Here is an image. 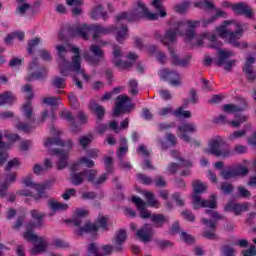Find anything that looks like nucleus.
<instances>
[{"mask_svg": "<svg viewBox=\"0 0 256 256\" xmlns=\"http://www.w3.org/2000/svg\"><path fill=\"white\" fill-rule=\"evenodd\" d=\"M56 50L57 56L60 59V74H62L63 77H67V75H69V71H75L76 75H82L85 81H89V79H91L89 75L85 74V70L81 67V56L79 55L78 47H72L71 49L72 53H75V56L72 57V63H69L65 58L67 53H69L67 47L64 45H57Z\"/></svg>", "mask_w": 256, "mask_h": 256, "instance_id": "nucleus-1", "label": "nucleus"}, {"mask_svg": "<svg viewBox=\"0 0 256 256\" xmlns=\"http://www.w3.org/2000/svg\"><path fill=\"white\" fill-rule=\"evenodd\" d=\"M31 216L33 219L38 221L36 224L33 222H28L26 225V231L23 234V238L26 241H34V247L31 249L32 255H39V253H45L47 251V240L43 236H37L33 229H37V227H41L43 225V217L44 214L37 210L31 211Z\"/></svg>", "mask_w": 256, "mask_h": 256, "instance_id": "nucleus-2", "label": "nucleus"}, {"mask_svg": "<svg viewBox=\"0 0 256 256\" xmlns=\"http://www.w3.org/2000/svg\"><path fill=\"white\" fill-rule=\"evenodd\" d=\"M21 90L23 93H27L26 102L22 105V112L26 122H18L16 124V129L23 131L24 133H31V131L35 129L33 126V123H35V112H33V106L31 105V100L35 97V94H33V87L31 84L24 85Z\"/></svg>", "mask_w": 256, "mask_h": 256, "instance_id": "nucleus-3", "label": "nucleus"}, {"mask_svg": "<svg viewBox=\"0 0 256 256\" xmlns=\"http://www.w3.org/2000/svg\"><path fill=\"white\" fill-rule=\"evenodd\" d=\"M114 31H117V27L113 25L105 27L101 24H84L73 27L70 35L72 37H82V39L88 41L89 33L93 32L92 39L95 41L103 37V35H110Z\"/></svg>", "mask_w": 256, "mask_h": 256, "instance_id": "nucleus-4", "label": "nucleus"}, {"mask_svg": "<svg viewBox=\"0 0 256 256\" xmlns=\"http://www.w3.org/2000/svg\"><path fill=\"white\" fill-rule=\"evenodd\" d=\"M127 19L128 21H137V19H146V21H157L159 19V14L149 11L147 5L143 1L138 0L134 2L132 10L130 13L122 12L116 15V21H123Z\"/></svg>", "mask_w": 256, "mask_h": 256, "instance_id": "nucleus-5", "label": "nucleus"}, {"mask_svg": "<svg viewBox=\"0 0 256 256\" xmlns=\"http://www.w3.org/2000/svg\"><path fill=\"white\" fill-rule=\"evenodd\" d=\"M217 33L222 39L227 38L228 43L232 47H241V43L237 40L243 37V26L241 23L232 20V21H224L223 25L217 28Z\"/></svg>", "mask_w": 256, "mask_h": 256, "instance_id": "nucleus-6", "label": "nucleus"}, {"mask_svg": "<svg viewBox=\"0 0 256 256\" xmlns=\"http://www.w3.org/2000/svg\"><path fill=\"white\" fill-rule=\"evenodd\" d=\"M211 44L210 49H218V60L215 64L218 67H223L225 71H231L235 67L237 60H229L230 57H235V52L227 49H221L223 47V42L217 40V36L214 34L209 37Z\"/></svg>", "mask_w": 256, "mask_h": 256, "instance_id": "nucleus-7", "label": "nucleus"}, {"mask_svg": "<svg viewBox=\"0 0 256 256\" xmlns=\"http://www.w3.org/2000/svg\"><path fill=\"white\" fill-rule=\"evenodd\" d=\"M207 153H210V155H214L215 157H222V159L233 157L231 148L221 140L210 141Z\"/></svg>", "mask_w": 256, "mask_h": 256, "instance_id": "nucleus-8", "label": "nucleus"}, {"mask_svg": "<svg viewBox=\"0 0 256 256\" xmlns=\"http://www.w3.org/2000/svg\"><path fill=\"white\" fill-rule=\"evenodd\" d=\"M99 229H103L104 231H107V217L101 216L99 217L95 223H86L84 227H80L76 233L80 237H83L85 233H97Z\"/></svg>", "mask_w": 256, "mask_h": 256, "instance_id": "nucleus-9", "label": "nucleus"}, {"mask_svg": "<svg viewBox=\"0 0 256 256\" xmlns=\"http://www.w3.org/2000/svg\"><path fill=\"white\" fill-rule=\"evenodd\" d=\"M89 50L92 55H90L89 52H84L83 57L85 61L91 63L92 65H99V63H101V61H103L105 58V52H103L101 47L95 44L90 45Z\"/></svg>", "mask_w": 256, "mask_h": 256, "instance_id": "nucleus-10", "label": "nucleus"}, {"mask_svg": "<svg viewBox=\"0 0 256 256\" xmlns=\"http://www.w3.org/2000/svg\"><path fill=\"white\" fill-rule=\"evenodd\" d=\"M133 109L131 98L127 95H119L115 101L114 117L121 115V113H130Z\"/></svg>", "mask_w": 256, "mask_h": 256, "instance_id": "nucleus-11", "label": "nucleus"}, {"mask_svg": "<svg viewBox=\"0 0 256 256\" xmlns=\"http://www.w3.org/2000/svg\"><path fill=\"white\" fill-rule=\"evenodd\" d=\"M159 77L164 81H169L173 87H179L181 85V74L170 68H163L158 72Z\"/></svg>", "mask_w": 256, "mask_h": 256, "instance_id": "nucleus-12", "label": "nucleus"}, {"mask_svg": "<svg viewBox=\"0 0 256 256\" xmlns=\"http://www.w3.org/2000/svg\"><path fill=\"white\" fill-rule=\"evenodd\" d=\"M192 205L194 209H201V207L209 209H217V195L212 194L209 200L201 198L200 195H192Z\"/></svg>", "mask_w": 256, "mask_h": 256, "instance_id": "nucleus-13", "label": "nucleus"}, {"mask_svg": "<svg viewBox=\"0 0 256 256\" xmlns=\"http://www.w3.org/2000/svg\"><path fill=\"white\" fill-rule=\"evenodd\" d=\"M249 174V169L245 166L238 167H228L220 172L221 177L225 179V181H229V179H235V177H245V175Z\"/></svg>", "mask_w": 256, "mask_h": 256, "instance_id": "nucleus-14", "label": "nucleus"}, {"mask_svg": "<svg viewBox=\"0 0 256 256\" xmlns=\"http://www.w3.org/2000/svg\"><path fill=\"white\" fill-rule=\"evenodd\" d=\"M49 155L58 157L57 170L62 171L69 165V150L54 148L49 150Z\"/></svg>", "mask_w": 256, "mask_h": 256, "instance_id": "nucleus-15", "label": "nucleus"}, {"mask_svg": "<svg viewBox=\"0 0 256 256\" xmlns=\"http://www.w3.org/2000/svg\"><path fill=\"white\" fill-rule=\"evenodd\" d=\"M168 51L170 53L171 65L174 67H189L191 65V56H185L184 58L179 57V54L175 52L173 47L169 46Z\"/></svg>", "mask_w": 256, "mask_h": 256, "instance_id": "nucleus-16", "label": "nucleus"}, {"mask_svg": "<svg viewBox=\"0 0 256 256\" xmlns=\"http://www.w3.org/2000/svg\"><path fill=\"white\" fill-rule=\"evenodd\" d=\"M184 25H187L188 29L186 30V37L188 41H191L192 39H195V29L201 25V21L199 20H182L177 21L176 26L177 27H184Z\"/></svg>", "mask_w": 256, "mask_h": 256, "instance_id": "nucleus-17", "label": "nucleus"}, {"mask_svg": "<svg viewBox=\"0 0 256 256\" xmlns=\"http://www.w3.org/2000/svg\"><path fill=\"white\" fill-rule=\"evenodd\" d=\"M23 183L25 184L26 187H31V189H35L38 193V197L36 199H39V197H43L45 193V189H50L51 187V182H46L44 184H37L33 181L31 176H26L23 179Z\"/></svg>", "mask_w": 256, "mask_h": 256, "instance_id": "nucleus-18", "label": "nucleus"}, {"mask_svg": "<svg viewBox=\"0 0 256 256\" xmlns=\"http://www.w3.org/2000/svg\"><path fill=\"white\" fill-rule=\"evenodd\" d=\"M232 11L236 15H245L247 19H253L255 13H253V8L249 6L246 2H238L232 6Z\"/></svg>", "mask_w": 256, "mask_h": 256, "instance_id": "nucleus-19", "label": "nucleus"}, {"mask_svg": "<svg viewBox=\"0 0 256 256\" xmlns=\"http://www.w3.org/2000/svg\"><path fill=\"white\" fill-rule=\"evenodd\" d=\"M85 179H87L88 183H92L94 187H99V185H103L105 181H107V173H103L100 177H97V170H84Z\"/></svg>", "mask_w": 256, "mask_h": 256, "instance_id": "nucleus-20", "label": "nucleus"}, {"mask_svg": "<svg viewBox=\"0 0 256 256\" xmlns=\"http://www.w3.org/2000/svg\"><path fill=\"white\" fill-rule=\"evenodd\" d=\"M238 101L240 103L239 105L225 104L222 107V111H224V113H243V111H246L247 107H249V104L245 98H239Z\"/></svg>", "mask_w": 256, "mask_h": 256, "instance_id": "nucleus-21", "label": "nucleus"}, {"mask_svg": "<svg viewBox=\"0 0 256 256\" xmlns=\"http://www.w3.org/2000/svg\"><path fill=\"white\" fill-rule=\"evenodd\" d=\"M136 235L138 236V239L142 241V243H149L152 241L155 231L153 230V226H151V224H145L136 232Z\"/></svg>", "mask_w": 256, "mask_h": 256, "instance_id": "nucleus-22", "label": "nucleus"}, {"mask_svg": "<svg viewBox=\"0 0 256 256\" xmlns=\"http://www.w3.org/2000/svg\"><path fill=\"white\" fill-rule=\"evenodd\" d=\"M113 55L114 59H112V63L115 67H118V69H130V67H133V62H123V60L119 59V57L123 56L119 46H114Z\"/></svg>", "mask_w": 256, "mask_h": 256, "instance_id": "nucleus-23", "label": "nucleus"}, {"mask_svg": "<svg viewBox=\"0 0 256 256\" xmlns=\"http://www.w3.org/2000/svg\"><path fill=\"white\" fill-rule=\"evenodd\" d=\"M132 203L136 205V208L139 211L140 217L142 219H151V217H153V215H151V212H149L147 209V202H144L141 197L133 196Z\"/></svg>", "mask_w": 256, "mask_h": 256, "instance_id": "nucleus-24", "label": "nucleus"}, {"mask_svg": "<svg viewBox=\"0 0 256 256\" xmlns=\"http://www.w3.org/2000/svg\"><path fill=\"white\" fill-rule=\"evenodd\" d=\"M173 27L166 30L164 34V45H171L177 41V35L181 33V27L177 26V22H174Z\"/></svg>", "mask_w": 256, "mask_h": 256, "instance_id": "nucleus-25", "label": "nucleus"}, {"mask_svg": "<svg viewBox=\"0 0 256 256\" xmlns=\"http://www.w3.org/2000/svg\"><path fill=\"white\" fill-rule=\"evenodd\" d=\"M253 63H255V57H248L242 69L249 83H253L256 79V72L254 71Z\"/></svg>", "mask_w": 256, "mask_h": 256, "instance_id": "nucleus-26", "label": "nucleus"}, {"mask_svg": "<svg viewBox=\"0 0 256 256\" xmlns=\"http://www.w3.org/2000/svg\"><path fill=\"white\" fill-rule=\"evenodd\" d=\"M202 223H204V225H207V227L211 230H206L202 233V236L205 237V239H210L212 241H215V239H217V234H215V229L217 227V222L213 221V220H207L205 218H203L201 220Z\"/></svg>", "mask_w": 256, "mask_h": 256, "instance_id": "nucleus-27", "label": "nucleus"}, {"mask_svg": "<svg viewBox=\"0 0 256 256\" xmlns=\"http://www.w3.org/2000/svg\"><path fill=\"white\" fill-rule=\"evenodd\" d=\"M127 241V231L119 230L114 237L113 243L115 246V252L121 253L123 251V244Z\"/></svg>", "mask_w": 256, "mask_h": 256, "instance_id": "nucleus-28", "label": "nucleus"}, {"mask_svg": "<svg viewBox=\"0 0 256 256\" xmlns=\"http://www.w3.org/2000/svg\"><path fill=\"white\" fill-rule=\"evenodd\" d=\"M53 145H58L60 147H67V149H71L73 147V141H71L70 139L64 141L59 137L56 138H48L45 142H44V146L46 147H53Z\"/></svg>", "mask_w": 256, "mask_h": 256, "instance_id": "nucleus-29", "label": "nucleus"}, {"mask_svg": "<svg viewBox=\"0 0 256 256\" xmlns=\"http://www.w3.org/2000/svg\"><path fill=\"white\" fill-rule=\"evenodd\" d=\"M89 109L92 111V113H94L97 121H103V118L105 117V108L103 106L99 105L94 100H91Z\"/></svg>", "mask_w": 256, "mask_h": 256, "instance_id": "nucleus-30", "label": "nucleus"}, {"mask_svg": "<svg viewBox=\"0 0 256 256\" xmlns=\"http://www.w3.org/2000/svg\"><path fill=\"white\" fill-rule=\"evenodd\" d=\"M60 119H66V121H69L72 125V131L74 133H79L81 131V128L77 127L75 125V117H73V114L69 112V110H63L59 113Z\"/></svg>", "mask_w": 256, "mask_h": 256, "instance_id": "nucleus-31", "label": "nucleus"}, {"mask_svg": "<svg viewBox=\"0 0 256 256\" xmlns=\"http://www.w3.org/2000/svg\"><path fill=\"white\" fill-rule=\"evenodd\" d=\"M70 182L72 185H83L85 183V170L81 172H71L70 173Z\"/></svg>", "mask_w": 256, "mask_h": 256, "instance_id": "nucleus-32", "label": "nucleus"}, {"mask_svg": "<svg viewBox=\"0 0 256 256\" xmlns=\"http://www.w3.org/2000/svg\"><path fill=\"white\" fill-rule=\"evenodd\" d=\"M91 17L94 21H97L98 19H104V21L107 19V12L103 10V6L98 5L92 9Z\"/></svg>", "mask_w": 256, "mask_h": 256, "instance_id": "nucleus-33", "label": "nucleus"}, {"mask_svg": "<svg viewBox=\"0 0 256 256\" xmlns=\"http://www.w3.org/2000/svg\"><path fill=\"white\" fill-rule=\"evenodd\" d=\"M48 207H50L52 211H67V209H69V205L61 203L55 199H50L48 201Z\"/></svg>", "mask_w": 256, "mask_h": 256, "instance_id": "nucleus-34", "label": "nucleus"}, {"mask_svg": "<svg viewBox=\"0 0 256 256\" xmlns=\"http://www.w3.org/2000/svg\"><path fill=\"white\" fill-rule=\"evenodd\" d=\"M15 103V96L13 92L7 91L0 94V105H11Z\"/></svg>", "mask_w": 256, "mask_h": 256, "instance_id": "nucleus-35", "label": "nucleus"}, {"mask_svg": "<svg viewBox=\"0 0 256 256\" xmlns=\"http://www.w3.org/2000/svg\"><path fill=\"white\" fill-rule=\"evenodd\" d=\"M150 219L152 223H154V227L157 229L163 227V225L167 223V217H165L163 214H154Z\"/></svg>", "mask_w": 256, "mask_h": 256, "instance_id": "nucleus-36", "label": "nucleus"}, {"mask_svg": "<svg viewBox=\"0 0 256 256\" xmlns=\"http://www.w3.org/2000/svg\"><path fill=\"white\" fill-rule=\"evenodd\" d=\"M15 181H17V173H8L5 176V181L0 183V186H2V189H5L7 191V189H9V186L12 183H15Z\"/></svg>", "mask_w": 256, "mask_h": 256, "instance_id": "nucleus-37", "label": "nucleus"}, {"mask_svg": "<svg viewBox=\"0 0 256 256\" xmlns=\"http://www.w3.org/2000/svg\"><path fill=\"white\" fill-rule=\"evenodd\" d=\"M192 187L194 189L193 195H201V193H205V191H207V185H205V183H203L199 180L193 181Z\"/></svg>", "mask_w": 256, "mask_h": 256, "instance_id": "nucleus-38", "label": "nucleus"}, {"mask_svg": "<svg viewBox=\"0 0 256 256\" xmlns=\"http://www.w3.org/2000/svg\"><path fill=\"white\" fill-rule=\"evenodd\" d=\"M178 131L181 133H197V125L194 123H184L178 126Z\"/></svg>", "mask_w": 256, "mask_h": 256, "instance_id": "nucleus-39", "label": "nucleus"}, {"mask_svg": "<svg viewBox=\"0 0 256 256\" xmlns=\"http://www.w3.org/2000/svg\"><path fill=\"white\" fill-rule=\"evenodd\" d=\"M171 155H172V157H174V159H178V161H181L180 162L181 167H193V163H191V161L185 160L183 157H181V153H179V151L172 150Z\"/></svg>", "mask_w": 256, "mask_h": 256, "instance_id": "nucleus-40", "label": "nucleus"}, {"mask_svg": "<svg viewBox=\"0 0 256 256\" xmlns=\"http://www.w3.org/2000/svg\"><path fill=\"white\" fill-rule=\"evenodd\" d=\"M190 5L191 2H189L188 0H184L183 2L174 6V11H176V13H179L180 15H183L187 13V10L189 9Z\"/></svg>", "mask_w": 256, "mask_h": 256, "instance_id": "nucleus-41", "label": "nucleus"}, {"mask_svg": "<svg viewBox=\"0 0 256 256\" xmlns=\"http://www.w3.org/2000/svg\"><path fill=\"white\" fill-rule=\"evenodd\" d=\"M144 197L147 200L146 205H150V207H159V201L155 199V194L149 191L144 192Z\"/></svg>", "mask_w": 256, "mask_h": 256, "instance_id": "nucleus-42", "label": "nucleus"}, {"mask_svg": "<svg viewBox=\"0 0 256 256\" xmlns=\"http://www.w3.org/2000/svg\"><path fill=\"white\" fill-rule=\"evenodd\" d=\"M93 141V134H87L79 138L78 143L82 147V149H87L91 142Z\"/></svg>", "mask_w": 256, "mask_h": 256, "instance_id": "nucleus-43", "label": "nucleus"}, {"mask_svg": "<svg viewBox=\"0 0 256 256\" xmlns=\"http://www.w3.org/2000/svg\"><path fill=\"white\" fill-rule=\"evenodd\" d=\"M51 86L55 87L56 89H65L67 84L65 83V78L55 76L51 81Z\"/></svg>", "mask_w": 256, "mask_h": 256, "instance_id": "nucleus-44", "label": "nucleus"}, {"mask_svg": "<svg viewBox=\"0 0 256 256\" xmlns=\"http://www.w3.org/2000/svg\"><path fill=\"white\" fill-rule=\"evenodd\" d=\"M5 142H3V133L0 132V167L7 163V156L5 155Z\"/></svg>", "mask_w": 256, "mask_h": 256, "instance_id": "nucleus-45", "label": "nucleus"}, {"mask_svg": "<svg viewBox=\"0 0 256 256\" xmlns=\"http://www.w3.org/2000/svg\"><path fill=\"white\" fill-rule=\"evenodd\" d=\"M128 31L129 30L127 29V26H121V28L116 33V40L118 41V43H123V41H125V39L128 37Z\"/></svg>", "mask_w": 256, "mask_h": 256, "instance_id": "nucleus-46", "label": "nucleus"}, {"mask_svg": "<svg viewBox=\"0 0 256 256\" xmlns=\"http://www.w3.org/2000/svg\"><path fill=\"white\" fill-rule=\"evenodd\" d=\"M152 6L159 12L160 17H167V12L165 8H163V2H161V0H153Z\"/></svg>", "mask_w": 256, "mask_h": 256, "instance_id": "nucleus-47", "label": "nucleus"}, {"mask_svg": "<svg viewBox=\"0 0 256 256\" xmlns=\"http://www.w3.org/2000/svg\"><path fill=\"white\" fill-rule=\"evenodd\" d=\"M76 217L72 219L73 225H76V227H79L83 223V217L87 215V210H77Z\"/></svg>", "mask_w": 256, "mask_h": 256, "instance_id": "nucleus-48", "label": "nucleus"}, {"mask_svg": "<svg viewBox=\"0 0 256 256\" xmlns=\"http://www.w3.org/2000/svg\"><path fill=\"white\" fill-rule=\"evenodd\" d=\"M43 103H45L46 105H50V107H57V105H61V98L48 96L43 99Z\"/></svg>", "mask_w": 256, "mask_h": 256, "instance_id": "nucleus-49", "label": "nucleus"}, {"mask_svg": "<svg viewBox=\"0 0 256 256\" xmlns=\"http://www.w3.org/2000/svg\"><path fill=\"white\" fill-rule=\"evenodd\" d=\"M220 191H222V193H224L225 195H231V193H233L234 191V187L233 184L229 183V182H222L220 184L219 187Z\"/></svg>", "mask_w": 256, "mask_h": 256, "instance_id": "nucleus-50", "label": "nucleus"}, {"mask_svg": "<svg viewBox=\"0 0 256 256\" xmlns=\"http://www.w3.org/2000/svg\"><path fill=\"white\" fill-rule=\"evenodd\" d=\"M87 251L90 255H94V256H105V254H101V252L99 251V246L97 245V243H91L87 246Z\"/></svg>", "mask_w": 256, "mask_h": 256, "instance_id": "nucleus-51", "label": "nucleus"}, {"mask_svg": "<svg viewBox=\"0 0 256 256\" xmlns=\"http://www.w3.org/2000/svg\"><path fill=\"white\" fill-rule=\"evenodd\" d=\"M247 135V130H237L228 136V141H235L236 139H241Z\"/></svg>", "mask_w": 256, "mask_h": 256, "instance_id": "nucleus-52", "label": "nucleus"}, {"mask_svg": "<svg viewBox=\"0 0 256 256\" xmlns=\"http://www.w3.org/2000/svg\"><path fill=\"white\" fill-rule=\"evenodd\" d=\"M158 115L160 117H167V115H175V110L171 105H168L167 107H163L158 111Z\"/></svg>", "mask_w": 256, "mask_h": 256, "instance_id": "nucleus-53", "label": "nucleus"}, {"mask_svg": "<svg viewBox=\"0 0 256 256\" xmlns=\"http://www.w3.org/2000/svg\"><path fill=\"white\" fill-rule=\"evenodd\" d=\"M18 3H22L20 6H17V11L20 15H24L31 9V5L29 3H25V0H17Z\"/></svg>", "mask_w": 256, "mask_h": 256, "instance_id": "nucleus-54", "label": "nucleus"}, {"mask_svg": "<svg viewBox=\"0 0 256 256\" xmlns=\"http://www.w3.org/2000/svg\"><path fill=\"white\" fill-rule=\"evenodd\" d=\"M174 117H184V119H191V111L183 110V107L175 110Z\"/></svg>", "mask_w": 256, "mask_h": 256, "instance_id": "nucleus-55", "label": "nucleus"}, {"mask_svg": "<svg viewBox=\"0 0 256 256\" xmlns=\"http://www.w3.org/2000/svg\"><path fill=\"white\" fill-rule=\"evenodd\" d=\"M139 183H142L143 185H151V183H153V178L143 174V173H139L136 175Z\"/></svg>", "mask_w": 256, "mask_h": 256, "instance_id": "nucleus-56", "label": "nucleus"}, {"mask_svg": "<svg viewBox=\"0 0 256 256\" xmlns=\"http://www.w3.org/2000/svg\"><path fill=\"white\" fill-rule=\"evenodd\" d=\"M156 245L160 249H171L175 244L170 240H158Z\"/></svg>", "mask_w": 256, "mask_h": 256, "instance_id": "nucleus-57", "label": "nucleus"}, {"mask_svg": "<svg viewBox=\"0 0 256 256\" xmlns=\"http://www.w3.org/2000/svg\"><path fill=\"white\" fill-rule=\"evenodd\" d=\"M47 76V72L44 70L43 72L38 71L36 73H31L27 76L26 81H33L34 79H43V77Z\"/></svg>", "mask_w": 256, "mask_h": 256, "instance_id": "nucleus-58", "label": "nucleus"}, {"mask_svg": "<svg viewBox=\"0 0 256 256\" xmlns=\"http://www.w3.org/2000/svg\"><path fill=\"white\" fill-rule=\"evenodd\" d=\"M41 43V38H34L28 42V53L29 55H33V49L37 47Z\"/></svg>", "mask_w": 256, "mask_h": 256, "instance_id": "nucleus-59", "label": "nucleus"}, {"mask_svg": "<svg viewBox=\"0 0 256 256\" xmlns=\"http://www.w3.org/2000/svg\"><path fill=\"white\" fill-rule=\"evenodd\" d=\"M104 166L107 171V175H109V173H113V158H111L110 156L105 157Z\"/></svg>", "mask_w": 256, "mask_h": 256, "instance_id": "nucleus-60", "label": "nucleus"}, {"mask_svg": "<svg viewBox=\"0 0 256 256\" xmlns=\"http://www.w3.org/2000/svg\"><path fill=\"white\" fill-rule=\"evenodd\" d=\"M180 167H183V166H181V163H180V164H177V163H175V162H171V163L167 166L166 170H167V172L169 173V175H175V173H177V171H179V168H180Z\"/></svg>", "mask_w": 256, "mask_h": 256, "instance_id": "nucleus-61", "label": "nucleus"}, {"mask_svg": "<svg viewBox=\"0 0 256 256\" xmlns=\"http://www.w3.org/2000/svg\"><path fill=\"white\" fill-rule=\"evenodd\" d=\"M54 247H57V249H68L69 243L65 242L64 240H61L59 238H56L53 240Z\"/></svg>", "mask_w": 256, "mask_h": 256, "instance_id": "nucleus-62", "label": "nucleus"}, {"mask_svg": "<svg viewBox=\"0 0 256 256\" xmlns=\"http://www.w3.org/2000/svg\"><path fill=\"white\" fill-rule=\"evenodd\" d=\"M247 203H242V204H239V203H236V206L234 208V215H241V213H243V211H247Z\"/></svg>", "mask_w": 256, "mask_h": 256, "instance_id": "nucleus-63", "label": "nucleus"}, {"mask_svg": "<svg viewBox=\"0 0 256 256\" xmlns=\"http://www.w3.org/2000/svg\"><path fill=\"white\" fill-rule=\"evenodd\" d=\"M244 256H256V247L250 246L249 249L242 251Z\"/></svg>", "mask_w": 256, "mask_h": 256, "instance_id": "nucleus-64", "label": "nucleus"}]
</instances>
